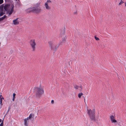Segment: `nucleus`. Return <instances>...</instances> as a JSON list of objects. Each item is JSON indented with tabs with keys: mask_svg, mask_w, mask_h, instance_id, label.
Returning <instances> with one entry per match:
<instances>
[{
	"mask_svg": "<svg viewBox=\"0 0 126 126\" xmlns=\"http://www.w3.org/2000/svg\"><path fill=\"white\" fill-rule=\"evenodd\" d=\"M32 51H34L35 50L36 43L34 39L31 40L29 42Z\"/></svg>",
	"mask_w": 126,
	"mask_h": 126,
	"instance_id": "nucleus-3",
	"label": "nucleus"
},
{
	"mask_svg": "<svg viewBox=\"0 0 126 126\" xmlns=\"http://www.w3.org/2000/svg\"><path fill=\"white\" fill-rule=\"evenodd\" d=\"M95 38L96 40H99V39L96 36H95Z\"/></svg>",
	"mask_w": 126,
	"mask_h": 126,
	"instance_id": "nucleus-20",
	"label": "nucleus"
},
{
	"mask_svg": "<svg viewBox=\"0 0 126 126\" xmlns=\"http://www.w3.org/2000/svg\"><path fill=\"white\" fill-rule=\"evenodd\" d=\"M51 103L52 104H53L54 103V101L53 100H52L51 101Z\"/></svg>",
	"mask_w": 126,
	"mask_h": 126,
	"instance_id": "nucleus-26",
	"label": "nucleus"
},
{
	"mask_svg": "<svg viewBox=\"0 0 126 126\" xmlns=\"http://www.w3.org/2000/svg\"><path fill=\"white\" fill-rule=\"evenodd\" d=\"M3 122H2L0 124V126H3Z\"/></svg>",
	"mask_w": 126,
	"mask_h": 126,
	"instance_id": "nucleus-22",
	"label": "nucleus"
},
{
	"mask_svg": "<svg viewBox=\"0 0 126 126\" xmlns=\"http://www.w3.org/2000/svg\"><path fill=\"white\" fill-rule=\"evenodd\" d=\"M3 4V7L5 10L6 11L7 13H9V15L11 14L13 11L14 6L11 7L9 5L6 4L4 6V4Z\"/></svg>",
	"mask_w": 126,
	"mask_h": 126,
	"instance_id": "nucleus-1",
	"label": "nucleus"
},
{
	"mask_svg": "<svg viewBox=\"0 0 126 126\" xmlns=\"http://www.w3.org/2000/svg\"><path fill=\"white\" fill-rule=\"evenodd\" d=\"M35 90L37 94L38 95H41L44 93L43 88L41 87V84H40L39 86L35 87Z\"/></svg>",
	"mask_w": 126,
	"mask_h": 126,
	"instance_id": "nucleus-2",
	"label": "nucleus"
},
{
	"mask_svg": "<svg viewBox=\"0 0 126 126\" xmlns=\"http://www.w3.org/2000/svg\"><path fill=\"white\" fill-rule=\"evenodd\" d=\"M111 122L112 123H117V121L115 119H114L113 120H112L111 121Z\"/></svg>",
	"mask_w": 126,
	"mask_h": 126,
	"instance_id": "nucleus-17",
	"label": "nucleus"
},
{
	"mask_svg": "<svg viewBox=\"0 0 126 126\" xmlns=\"http://www.w3.org/2000/svg\"><path fill=\"white\" fill-rule=\"evenodd\" d=\"M64 32H63V33H62V32H61V33H60V35H64Z\"/></svg>",
	"mask_w": 126,
	"mask_h": 126,
	"instance_id": "nucleus-25",
	"label": "nucleus"
},
{
	"mask_svg": "<svg viewBox=\"0 0 126 126\" xmlns=\"http://www.w3.org/2000/svg\"><path fill=\"white\" fill-rule=\"evenodd\" d=\"M1 120L0 119V123L1 122Z\"/></svg>",
	"mask_w": 126,
	"mask_h": 126,
	"instance_id": "nucleus-28",
	"label": "nucleus"
},
{
	"mask_svg": "<svg viewBox=\"0 0 126 126\" xmlns=\"http://www.w3.org/2000/svg\"><path fill=\"white\" fill-rule=\"evenodd\" d=\"M5 17H6V16H4L3 17L1 18L0 19H1L2 20H3L5 18Z\"/></svg>",
	"mask_w": 126,
	"mask_h": 126,
	"instance_id": "nucleus-19",
	"label": "nucleus"
},
{
	"mask_svg": "<svg viewBox=\"0 0 126 126\" xmlns=\"http://www.w3.org/2000/svg\"><path fill=\"white\" fill-rule=\"evenodd\" d=\"M62 41H61L59 43V45H62Z\"/></svg>",
	"mask_w": 126,
	"mask_h": 126,
	"instance_id": "nucleus-23",
	"label": "nucleus"
},
{
	"mask_svg": "<svg viewBox=\"0 0 126 126\" xmlns=\"http://www.w3.org/2000/svg\"><path fill=\"white\" fill-rule=\"evenodd\" d=\"M48 43L49 44L50 47L51 48H52V42L51 41H49L48 42Z\"/></svg>",
	"mask_w": 126,
	"mask_h": 126,
	"instance_id": "nucleus-12",
	"label": "nucleus"
},
{
	"mask_svg": "<svg viewBox=\"0 0 126 126\" xmlns=\"http://www.w3.org/2000/svg\"><path fill=\"white\" fill-rule=\"evenodd\" d=\"M58 46H57V47H56L55 48L56 49L57 48H58Z\"/></svg>",
	"mask_w": 126,
	"mask_h": 126,
	"instance_id": "nucleus-27",
	"label": "nucleus"
},
{
	"mask_svg": "<svg viewBox=\"0 0 126 126\" xmlns=\"http://www.w3.org/2000/svg\"><path fill=\"white\" fill-rule=\"evenodd\" d=\"M3 2V0H0V4L2 3Z\"/></svg>",
	"mask_w": 126,
	"mask_h": 126,
	"instance_id": "nucleus-21",
	"label": "nucleus"
},
{
	"mask_svg": "<svg viewBox=\"0 0 126 126\" xmlns=\"http://www.w3.org/2000/svg\"><path fill=\"white\" fill-rule=\"evenodd\" d=\"M33 115L32 114H30L29 116V117H28V118L30 119L32 117Z\"/></svg>",
	"mask_w": 126,
	"mask_h": 126,
	"instance_id": "nucleus-15",
	"label": "nucleus"
},
{
	"mask_svg": "<svg viewBox=\"0 0 126 126\" xmlns=\"http://www.w3.org/2000/svg\"><path fill=\"white\" fill-rule=\"evenodd\" d=\"M27 121H28L30 119H29L28 117H27L25 119Z\"/></svg>",
	"mask_w": 126,
	"mask_h": 126,
	"instance_id": "nucleus-24",
	"label": "nucleus"
},
{
	"mask_svg": "<svg viewBox=\"0 0 126 126\" xmlns=\"http://www.w3.org/2000/svg\"><path fill=\"white\" fill-rule=\"evenodd\" d=\"M124 3V2L122 0H121L119 4V5H121L122 4Z\"/></svg>",
	"mask_w": 126,
	"mask_h": 126,
	"instance_id": "nucleus-18",
	"label": "nucleus"
},
{
	"mask_svg": "<svg viewBox=\"0 0 126 126\" xmlns=\"http://www.w3.org/2000/svg\"><path fill=\"white\" fill-rule=\"evenodd\" d=\"M18 18H16L13 21V24L15 25H17L19 23V21L18 20Z\"/></svg>",
	"mask_w": 126,
	"mask_h": 126,
	"instance_id": "nucleus-8",
	"label": "nucleus"
},
{
	"mask_svg": "<svg viewBox=\"0 0 126 126\" xmlns=\"http://www.w3.org/2000/svg\"><path fill=\"white\" fill-rule=\"evenodd\" d=\"M4 7V4H2L0 6V16H2L4 14V13L3 12Z\"/></svg>",
	"mask_w": 126,
	"mask_h": 126,
	"instance_id": "nucleus-6",
	"label": "nucleus"
},
{
	"mask_svg": "<svg viewBox=\"0 0 126 126\" xmlns=\"http://www.w3.org/2000/svg\"><path fill=\"white\" fill-rule=\"evenodd\" d=\"M110 119L111 121L115 119L113 115H111L110 117Z\"/></svg>",
	"mask_w": 126,
	"mask_h": 126,
	"instance_id": "nucleus-11",
	"label": "nucleus"
},
{
	"mask_svg": "<svg viewBox=\"0 0 126 126\" xmlns=\"http://www.w3.org/2000/svg\"><path fill=\"white\" fill-rule=\"evenodd\" d=\"M28 121H27L25 119L24 120V124L26 126H28Z\"/></svg>",
	"mask_w": 126,
	"mask_h": 126,
	"instance_id": "nucleus-10",
	"label": "nucleus"
},
{
	"mask_svg": "<svg viewBox=\"0 0 126 126\" xmlns=\"http://www.w3.org/2000/svg\"><path fill=\"white\" fill-rule=\"evenodd\" d=\"M51 1L50 0H48L47 2L45 3V6L47 9L49 10L50 9V7L48 5L49 2H50Z\"/></svg>",
	"mask_w": 126,
	"mask_h": 126,
	"instance_id": "nucleus-7",
	"label": "nucleus"
},
{
	"mask_svg": "<svg viewBox=\"0 0 126 126\" xmlns=\"http://www.w3.org/2000/svg\"><path fill=\"white\" fill-rule=\"evenodd\" d=\"M87 113L90 117L92 118L94 117V114L95 110L94 109L92 110L90 109H87Z\"/></svg>",
	"mask_w": 126,
	"mask_h": 126,
	"instance_id": "nucleus-4",
	"label": "nucleus"
},
{
	"mask_svg": "<svg viewBox=\"0 0 126 126\" xmlns=\"http://www.w3.org/2000/svg\"><path fill=\"white\" fill-rule=\"evenodd\" d=\"M83 94L81 93H79L78 95V96L79 97V98H81V96L82 95H83Z\"/></svg>",
	"mask_w": 126,
	"mask_h": 126,
	"instance_id": "nucleus-14",
	"label": "nucleus"
},
{
	"mask_svg": "<svg viewBox=\"0 0 126 126\" xmlns=\"http://www.w3.org/2000/svg\"><path fill=\"white\" fill-rule=\"evenodd\" d=\"M16 95V94H15L14 93L13 94V98L12 99V100L13 101H14L15 100V96Z\"/></svg>",
	"mask_w": 126,
	"mask_h": 126,
	"instance_id": "nucleus-13",
	"label": "nucleus"
},
{
	"mask_svg": "<svg viewBox=\"0 0 126 126\" xmlns=\"http://www.w3.org/2000/svg\"><path fill=\"white\" fill-rule=\"evenodd\" d=\"M3 99V97L1 95H0V108H1L2 105V99Z\"/></svg>",
	"mask_w": 126,
	"mask_h": 126,
	"instance_id": "nucleus-9",
	"label": "nucleus"
},
{
	"mask_svg": "<svg viewBox=\"0 0 126 126\" xmlns=\"http://www.w3.org/2000/svg\"><path fill=\"white\" fill-rule=\"evenodd\" d=\"M30 11H32L34 12H41V9L37 7H32L29 9Z\"/></svg>",
	"mask_w": 126,
	"mask_h": 126,
	"instance_id": "nucleus-5",
	"label": "nucleus"
},
{
	"mask_svg": "<svg viewBox=\"0 0 126 126\" xmlns=\"http://www.w3.org/2000/svg\"><path fill=\"white\" fill-rule=\"evenodd\" d=\"M74 87L76 89H78L79 87V86L77 85H75L74 86Z\"/></svg>",
	"mask_w": 126,
	"mask_h": 126,
	"instance_id": "nucleus-16",
	"label": "nucleus"
}]
</instances>
